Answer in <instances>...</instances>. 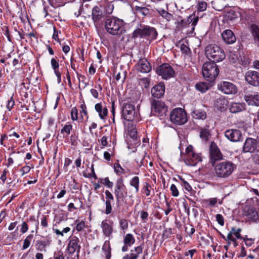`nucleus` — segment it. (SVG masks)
<instances>
[{
	"label": "nucleus",
	"instance_id": "obj_64",
	"mask_svg": "<svg viewBox=\"0 0 259 259\" xmlns=\"http://www.w3.org/2000/svg\"><path fill=\"white\" fill-rule=\"evenodd\" d=\"M148 213L146 211H142L141 212V218L143 221H146L148 219Z\"/></svg>",
	"mask_w": 259,
	"mask_h": 259
},
{
	"label": "nucleus",
	"instance_id": "obj_15",
	"mask_svg": "<svg viewBox=\"0 0 259 259\" xmlns=\"http://www.w3.org/2000/svg\"><path fill=\"white\" fill-rule=\"evenodd\" d=\"M225 136L230 141L234 142L242 140L241 132L238 130H228L225 132Z\"/></svg>",
	"mask_w": 259,
	"mask_h": 259
},
{
	"label": "nucleus",
	"instance_id": "obj_38",
	"mask_svg": "<svg viewBox=\"0 0 259 259\" xmlns=\"http://www.w3.org/2000/svg\"><path fill=\"white\" fill-rule=\"evenodd\" d=\"M33 235L30 234L28 235L24 240L23 245L22 246V249L25 250L28 248L30 246V242L33 239Z\"/></svg>",
	"mask_w": 259,
	"mask_h": 259
},
{
	"label": "nucleus",
	"instance_id": "obj_59",
	"mask_svg": "<svg viewBox=\"0 0 259 259\" xmlns=\"http://www.w3.org/2000/svg\"><path fill=\"white\" fill-rule=\"evenodd\" d=\"M78 78L79 83L82 82V83L84 84L83 88H85L87 85V83L84 81L85 79V76L83 75L79 74L78 75Z\"/></svg>",
	"mask_w": 259,
	"mask_h": 259
},
{
	"label": "nucleus",
	"instance_id": "obj_58",
	"mask_svg": "<svg viewBox=\"0 0 259 259\" xmlns=\"http://www.w3.org/2000/svg\"><path fill=\"white\" fill-rule=\"evenodd\" d=\"M84 227H85L84 222L83 221H81L77 224L76 228L78 231H80L84 228Z\"/></svg>",
	"mask_w": 259,
	"mask_h": 259
},
{
	"label": "nucleus",
	"instance_id": "obj_35",
	"mask_svg": "<svg viewBox=\"0 0 259 259\" xmlns=\"http://www.w3.org/2000/svg\"><path fill=\"white\" fill-rule=\"evenodd\" d=\"M47 245V243L46 241H37L35 244V247L37 250L39 251H46V247Z\"/></svg>",
	"mask_w": 259,
	"mask_h": 259
},
{
	"label": "nucleus",
	"instance_id": "obj_62",
	"mask_svg": "<svg viewBox=\"0 0 259 259\" xmlns=\"http://www.w3.org/2000/svg\"><path fill=\"white\" fill-rule=\"evenodd\" d=\"M30 170V167L29 166H23L21 169V171L22 172V175L28 173Z\"/></svg>",
	"mask_w": 259,
	"mask_h": 259
},
{
	"label": "nucleus",
	"instance_id": "obj_48",
	"mask_svg": "<svg viewBox=\"0 0 259 259\" xmlns=\"http://www.w3.org/2000/svg\"><path fill=\"white\" fill-rule=\"evenodd\" d=\"M51 63L52 67L54 70V72L56 71L59 70H58L59 63L55 58H52L51 59Z\"/></svg>",
	"mask_w": 259,
	"mask_h": 259
},
{
	"label": "nucleus",
	"instance_id": "obj_60",
	"mask_svg": "<svg viewBox=\"0 0 259 259\" xmlns=\"http://www.w3.org/2000/svg\"><path fill=\"white\" fill-rule=\"evenodd\" d=\"M149 186L150 185L148 183H146V185L143 188L147 196H149L150 194V190L149 189Z\"/></svg>",
	"mask_w": 259,
	"mask_h": 259
},
{
	"label": "nucleus",
	"instance_id": "obj_50",
	"mask_svg": "<svg viewBox=\"0 0 259 259\" xmlns=\"http://www.w3.org/2000/svg\"><path fill=\"white\" fill-rule=\"evenodd\" d=\"M80 108L81 109V110L80 111L81 117L82 118H83V115L87 116V119L88 118V112L86 110V106L84 104H82L80 105Z\"/></svg>",
	"mask_w": 259,
	"mask_h": 259
},
{
	"label": "nucleus",
	"instance_id": "obj_20",
	"mask_svg": "<svg viewBox=\"0 0 259 259\" xmlns=\"http://www.w3.org/2000/svg\"><path fill=\"white\" fill-rule=\"evenodd\" d=\"M245 215L247 219L252 222L257 223L259 222V218L257 211L253 207H249L244 211Z\"/></svg>",
	"mask_w": 259,
	"mask_h": 259
},
{
	"label": "nucleus",
	"instance_id": "obj_45",
	"mask_svg": "<svg viewBox=\"0 0 259 259\" xmlns=\"http://www.w3.org/2000/svg\"><path fill=\"white\" fill-rule=\"evenodd\" d=\"M105 204L106 209L105 212L106 214H109L111 212L112 210L111 202L109 200H106Z\"/></svg>",
	"mask_w": 259,
	"mask_h": 259
},
{
	"label": "nucleus",
	"instance_id": "obj_52",
	"mask_svg": "<svg viewBox=\"0 0 259 259\" xmlns=\"http://www.w3.org/2000/svg\"><path fill=\"white\" fill-rule=\"evenodd\" d=\"M28 229V226L26 222H23L21 225L20 231L22 233H26Z\"/></svg>",
	"mask_w": 259,
	"mask_h": 259
},
{
	"label": "nucleus",
	"instance_id": "obj_12",
	"mask_svg": "<svg viewBox=\"0 0 259 259\" xmlns=\"http://www.w3.org/2000/svg\"><path fill=\"white\" fill-rule=\"evenodd\" d=\"M245 80L251 85L259 87V72L249 70L245 73Z\"/></svg>",
	"mask_w": 259,
	"mask_h": 259
},
{
	"label": "nucleus",
	"instance_id": "obj_56",
	"mask_svg": "<svg viewBox=\"0 0 259 259\" xmlns=\"http://www.w3.org/2000/svg\"><path fill=\"white\" fill-rule=\"evenodd\" d=\"M105 195L106 199V200H109L110 201H111V200H113L114 197L109 191L106 190L105 191Z\"/></svg>",
	"mask_w": 259,
	"mask_h": 259
},
{
	"label": "nucleus",
	"instance_id": "obj_39",
	"mask_svg": "<svg viewBox=\"0 0 259 259\" xmlns=\"http://www.w3.org/2000/svg\"><path fill=\"white\" fill-rule=\"evenodd\" d=\"M99 182L109 188H112L113 186V183L112 182L110 181L108 177L105 178L100 179Z\"/></svg>",
	"mask_w": 259,
	"mask_h": 259
},
{
	"label": "nucleus",
	"instance_id": "obj_47",
	"mask_svg": "<svg viewBox=\"0 0 259 259\" xmlns=\"http://www.w3.org/2000/svg\"><path fill=\"white\" fill-rule=\"evenodd\" d=\"M192 17V16H190L189 17V19H191V21L190 22V23H192V26H193V27L192 28V31H194V29H195L194 27L197 24V23L198 21L199 17H198V16H194V17L192 19H191Z\"/></svg>",
	"mask_w": 259,
	"mask_h": 259
},
{
	"label": "nucleus",
	"instance_id": "obj_30",
	"mask_svg": "<svg viewBox=\"0 0 259 259\" xmlns=\"http://www.w3.org/2000/svg\"><path fill=\"white\" fill-rule=\"evenodd\" d=\"M211 85L209 83L199 82L195 84V88L201 93H205Z\"/></svg>",
	"mask_w": 259,
	"mask_h": 259
},
{
	"label": "nucleus",
	"instance_id": "obj_37",
	"mask_svg": "<svg viewBox=\"0 0 259 259\" xmlns=\"http://www.w3.org/2000/svg\"><path fill=\"white\" fill-rule=\"evenodd\" d=\"M72 130V126L71 124H66L61 130V133L63 134L65 137L68 136L70 134L71 131Z\"/></svg>",
	"mask_w": 259,
	"mask_h": 259
},
{
	"label": "nucleus",
	"instance_id": "obj_29",
	"mask_svg": "<svg viewBox=\"0 0 259 259\" xmlns=\"http://www.w3.org/2000/svg\"><path fill=\"white\" fill-rule=\"evenodd\" d=\"M102 11L98 7H95L92 10V17L94 22L100 20L102 18Z\"/></svg>",
	"mask_w": 259,
	"mask_h": 259
},
{
	"label": "nucleus",
	"instance_id": "obj_4",
	"mask_svg": "<svg viewBox=\"0 0 259 259\" xmlns=\"http://www.w3.org/2000/svg\"><path fill=\"white\" fill-rule=\"evenodd\" d=\"M235 168V165L230 161H223L214 166L215 176L220 178L229 177Z\"/></svg>",
	"mask_w": 259,
	"mask_h": 259
},
{
	"label": "nucleus",
	"instance_id": "obj_40",
	"mask_svg": "<svg viewBox=\"0 0 259 259\" xmlns=\"http://www.w3.org/2000/svg\"><path fill=\"white\" fill-rule=\"evenodd\" d=\"M135 10L137 13H140L144 16L147 15L149 12V9L146 7L136 6Z\"/></svg>",
	"mask_w": 259,
	"mask_h": 259
},
{
	"label": "nucleus",
	"instance_id": "obj_8",
	"mask_svg": "<svg viewBox=\"0 0 259 259\" xmlns=\"http://www.w3.org/2000/svg\"><path fill=\"white\" fill-rule=\"evenodd\" d=\"M122 116L127 121H133L138 119V115L136 114L134 106L127 103L123 104Z\"/></svg>",
	"mask_w": 259,
	"mask_h": 259
},
{
	"label": "nucleus",
	"instance_id": "obj_16",
	"mask_svg": "<svg viewBox=\"0 0 259 259\" xmlns=\"http://www.w3.org/2000/svg\"><path fill=\"white\" fill-rule=\"evenodd\" d=\"M209 153L211 163H213L217 160L221 159L222 158L220 151L213 142H212L210 144Z\"/></svg>",
	"mask_w": 259,
	"mask_h": 259
},
{
	"label": "nucleus",
	"instance_id": "obj_36",
	"mask_svg": "<svg viewBox=\"0 0 259 259\" xmlns=\"http://www.w3.org/2000/svg\"><path fill=\"white\" fill-rule=\"evenodd\" d=\"M130 185L135 188L136 192L137 193L139 191V179L138 177H134L130 181Z\"/></svg>",
	"mask_w": 259,
	"mask_h": 259
},
{
	"label": "nucleus",
	"instance_id": "obj_44",
	"mask_svg": "<svg viewBox=\"0 0 259 259\" xmlns=\"http://www.w3.org/2000/svg\"><path fill=\"white\" fill-rule=\"evenodd\" d=\"M71 119L73 120H77L78 119V111L76 107H73L71 111Z\"/></svg>",
	"mask_w": 259,
	"mask_h": 259
},
{
	"label": "nucleus",
	"instance_id": "obj_51",
	"mask_svg": "<svg viewBox=\"0 0 259 259\" xmlns=\"http://www.w3.org/2000/svg\"><path fill=\"white\" fill-rule=\"evenodd\" d=\"M119 224L121 228L123 230H126L128 227V223L126 220L122 219L119 222Z\"/></svg>",
	"mask_w": 259,
	"mask_h": 259
},
{
	"label": "nucleus",
	"instance_id": "obj_34",
	"mask_svg": "<svg viewBox=\"0 0 259 259\" xmlns=\"http://www.w3.org/2000/svg\"><path fill=\"white\" fill-rule=\"evenodd\" d=\"M135 242V239L134 236L130 233L127 234L124 237L123 239V243L124 244L128 245L130 246H131L133 244H134Z\"/></svg>",
	"mask_w": 259,
	"mask_h": 259
},
{
	"label": "nucleus",
	"instance_id": "obj_63",
	"mask_svg": "<svg viewBox=\"0 0 259 259\" xmlns=\"http://www.w3.org/2000/svg\"><path fill=\"white\" fill-rule=\"evenodd\" d=\"M243 241L245 242L246 246H250L253 243L254 240L251 238L243 239Z\"/></svg>",
	"mask_w": 259,
	"mask_h": 259
},
{
	"label": "nucleus",
	"instance_id": "obj_25",
	"mask_svg": "<svg viewBox=\"0 0 259 259\" xmlns=\"http://www.w3.org/2000/svg\"><path fill=\"white\" fill-rule=\"evenodd\" d=\"M106 259H110L111 257V247L110 243V238L106 240L102 247Z\"/></svg>",
	"mask_w": 259,
	"mask_h": 259
},
{
	"label": "nucleus",
	"instance_id": "obj_24",
	"mask_svg": "<svg viewBox=\"0 0 259 259\" xmlns=\"http://www.w3.org/2000/svg\"><path fill=\"white\" fill-rule=\"evenodd\" d=\"M101 228L102 229L103 233L106 237L110 239V236L113 231V227L110 225L106 221H103L101 223Z\"/></svg>",
	"mask_w": 259,
	"mask_h": 259
},
{
	"label": "nucleus",
	"instance_id": "obj_21",
	"mask_svg": "<svg viewBox=\"0 0 259 259\" xmlns=\"http://www.w3.org/2000/svg\"><path fill=\"white\" fill-rule=\"evenodd\" d=\"M222 36L224 41L228 44H232L236 40L235 34L230 29L224 30L222 33Z\"/></svg>",
	"mask_w": 259,
	"mask_h": 259
},
{
	"label": "nucleus",
	"instance_id": "obj_10",
	"mask_svg": "<svg viewBox=\"0 0 259 259\" xmlns=\"http://www.w3.org/2000/svg\"><path fill=\"white\" fill-rule=\"evenodd\" d=\"M156 72L165 79L173 77L175 73L172 67L168 64L161 65L157 69Z\"/></svg>",
	"mask_w": 259,
	"mask_h": 259
},
{
	"label": "nucleus",
	"instance_id": "obj_23",
	"mask_svg": "<svg viewBox=\"0 0 259 259\" xmlns=\"http://www.w3.org/2000/svg\"><path fill=\"white\" fill-rule=\"evenodd\" d=\"M143 249L141 246H138L132 249L130 254L124 255L122 259H137L140 254L142 253Z\"/></svg>",
	"mask_w": 259,
	"mask_h": 259
},
{
	"label": "nucleus",
	"instance_id": "obj_19",
	"mask_svg": "<svg viewBox=\"0 0 259 259\" xmlns=\"http://www.w3.org/2000/svg\"><path fill=\"white\" fill-rule=\"evenodd\" d=\"M185 160L186 164L190 166H195L198 162L202 161V157L199 154L196 153H190L189 155L186 156Z\"/></svg>",
	"mask_w": 259,
	"mask_h": 259
},
{
	"label": "nucleus",
	"instance_id": "obj_41",
	"mask_svg": "<svg viewBox=\"0 0 259 259\" xmlns=\"http://www.w3.org/2000/svg\"><path fill=\"white\" fill-rule=\"evenodd\" d=\"M159 14L163 17L166 19L167 21H170L172 18V15L167 11L161 10L158 11Z\"/></svg>",
	"mask_w": 259,
	"mask_h": 259
},
{
	"label": "nucleus",
	"instance_id": "obj_49",
	"mask_svg": "<svg viewBox=\"0 0 259 259\" xmlns=\"http://www.w3.org/2000/svg\"><path fill=\"white\" fill-rule=\"evenodd\" d=\"M170 191H171V193L173 196L177 197L178 196L179 193V191L176 187V186L174 184H172L170 186Z\"/></svg>",
	"mask_w": 259,
	"mask_h": 259
},
{
	"label": "nucleus",
	"instance_id": "obj_3",
	"mask_svg": "<svg viewBox=\"0 0 259 259\" xmlns=\"http://www.w3.org/2000/svg\"><path fill=\"white\" fill-rule=\"evenodd\" d=\"M202 72L203 77L209 82L213 81L219 73V69L215 62H206L202 66Z\"/></svg>",
	"mask_w": 259,
	"mask_h": 259
},
{
	"label": "nucleus",
	"instance_id": "obj_9",
	"mask_svg": "<svg viewBox=\"0 0 259 259\" xmlns=\"http://www.w3.org/2000/svg\"><path fill=\"white\" fill-rule=\"evenodd\" d=\"M151 111L154 115L161 116L165 114L167 111V107L165 103L160 100H151Z\"/></svg>",
	"mask_w": 259,
	"mask_h": 259
},
{
	"label": "nucleus",
	"instance_id": "obj_31",
	"mask_svg": "<svg viewBox=\"0 0 259 259\" xmlns=\"http://www.w3.org/2000/svg\"><path fill=\"white\" fill-rule=\"evenodd\" d=\"M251 33L255 41L259 42V26L255 24L250 26Z\"/></svg>",
	"mask_w": 259,
	"mask_h": 259
},
{
	"label": "nucleus",
	"instance_id": "obj_55",
	"mask_svg": "<svg viewBox=\"0 0 259 259\" xmlns=\"http://www.w3.org/2000/svg\"><path fill=\"white\" fill-rule=\"evenodd\" d=\"M15 105V102L13 100V97H11V99L8 100V104H7V108L9 109V110H10L12 107Z\"/></svg>",
	"mask_w": 259,
	"mask_h": 259
},
{
	"label": "nucleus",
	"instance_id": "obj_18",
	"mask_svg": "<svg viewBox=\"0 0 259 259\" xmlns=\"http://www.w3.org/2000/svg\"><path fill=\"white\" fill-rule=\"evenodd\" d=\"M165 92V85L163 82H159L151 89L152 96L154 98H160Z\"/></svg>",
	"mask_w": 259,
	"mask_h": 259
},
{
	"label": "nucleus",
	"instance_id": "obj_11",
	"mask_svg": "<svg viewBox=\"0 0 259 259\" xmlns=\"http://www.w3.org/2000/svg\"><path fill=\"white\" fill-rule=\"evenodd\" d=\"M218 88L224 93L228 95L235 94L237 92L236 86L229 81H222L218 84Z\"/></svg>",
	"mask_w": 259,
	"mask_h": 259
},
{
	"label": "nucleus",
	"instance_id": "obj_54",
	"mask_svg": "<svg viewBox=\"0 0 259 259\" xmlns=\"http://www.w3.org/2000/svg\"><path fill=\"white\" fill-rule=\"evenodd\" d=\"M236 239L235 237H231V234L230 235H227V240H231V241L233 242V245L235 247L238 246V242L236 241Z\"/></svg>",
	"mask_w": 259,
	"mask_h": 259
},
{
	"label": "nucleus",
	"instance_id": "obj_2",
	"mask_svg": "<svg viewBox=\"0 0 259 259\" xmlns=\"http://www.w3.org/2000/svg\"><path fill=\"white\" fill-rule=\"evenodd\" d=\"M205 54L206 57L213 62L222 61L225 58L224 51L214 44L208 45L205 47Z\"/></svg>",
	"mask_w": 259,
	"mask_h": 259
},
{
	"label": "nucleus",
	"instance_id": "obj_32",
	"mask_svg": "<svg viewBox=\"0 0 259 259\" xmlns=\"http://www.w3.org/2000/svg\"><path fill=\"white\" fill-rule=\"evenodd\" d=\"M241 231V228L236 229L235 227H232L228 235L231 234V237H235L236 239H242V237L240 234Z\"/></svg>",
	"mask_w": 259,
	"mask_h": 259
},
{
	"label": "nucleus",
	"instance_id": "obj_6",
	"mask_svg": "<svg viewBox=\"0 0 259 259\" xmlns=\"http://www.w3.org/2000/svg\"><path fill=\"white\" fill-rule=\"evenodd\" d=\"M170 120L176 124H184L188 120L187 113L182 108H175L170 112Z\"/></svg>",
	"mask_w": 259,
	"mask_h": 259
},
{
	"label": "nucleus",
	"instance_id": "obj_27",
	"mask_svg": "<svg viewBox=\"0 0 259 259\" xmlns=\"http://www.w3.org/2000/svg\"><path fill=\"white\" fill-rule=\"evenodd\" d=\"M95 110L98 113L101 119H104L107 115L108 109L106 107H103L101 103H97L95 106Z\"/></svg>",
	"mask_w": 259,
	"mask_h": 259
},
{
	"label": "nucleus",
	"instance_id": "obj_33",
	"mask_svg": "<svg viewBox=\"0 0 259 259\" xmlns=\"http://www.w3.org/2000/svg\"><path fill=\"white\" fill-rule=\"evenodd\" d=\"M210 136V134L208 129L206 128H201L200 129L199 137L202 140L207 141Z\"/></svg>",
	"mask_w": 259,
	"mask_h": 259
},
{
	"label": "nucleus",
	"instance_id": "obj_43",
	"mask_svg": "<svg viewBox=\"0 0 259 259\" xmlns=\"http://www.w3.org/2000/svg\"><path fill=\"white\" fill-rule=\"evenodd\" d=\"M207 3L205 2H200L198 4V11L199 12H203L207 8Z\"/></svg>",
	"mask_w": 259,
	"mask_h": 259
},
{
	"label": "nucleus",
	"instance_id": "obj_5",
	"mask_svg": "<svg viewBox=\"0 0 259 259\" xmlns=\"http://www.w3.org/2000/svg\"><path fill=\"white\" fill-rule=\"evenodd\" d=\"M157 36V32L155 28L152 27L146 26L142 29H136L132 34V37L147 38L149 40H154Z\"/></svg>",
	"mask_w": 259,
	"mask_h": 259
},
{
	"label": "nucleus",
	"instance_id": "obj_46",
	"mask_svg": "<svg viewBox=\"0 0 259 259\" xmlns=\"http://www.w3.org/2000/svg\"><path fill=\"white\" fill-rule=\"evenodd\" d=\"M227 17L229 20H233L237 18V15L235 11L231 10L228 13Z\"/></svg>",
	"mask_w": 259,
	"mask_h": 259
},
{
	"label": "nucleus",
	"instance_id": "obj_17",
	"mask_svg": "<svg viewBox=\"0 0 259 259\" xmlns=\"http://www.w3.org/2000/svg\"><path fill=\"white\" fill-rule=\"evenodd\" d=\"M137 70L142 73H148L151 70L149 62L145 59H141L136 65Z\"/></svg>",
	"mask_w": 259,
	"mask_h": 259
},
{
	"label": "nucleus",
	"instance_id": "obj_28",
	"mask_svg": "<svg viewBox=\"0 0 259 259\" xmlns=\"http://www.w3.org/2000/svg\"><path fill=\"white\" fill-rule=\"evenodd\" d=\"M245 109V105L243 103H233L229 107V110L231 113H236Z\"/></svg>",
	"mask_w": 259,
	"mask_h": 259
},
{
	"label": "nucleus",
	"instance_id": "obj_22",
	"mask_svg": "<svg viewBox=\"0 0 259 259\" xmlns=\"http://www.w3.org/2000/svg\"><path fill=\"white\" fill-rule=\"evenodd\" d=\"M244 99L249 105L259 106V93H258L251 95H245Z\"/></svg>",
	"mask_w": 259,
	"mask_h": 259
},
{
	"label": "nucleus",
	"instance_id": "obj_7",
	"mask_svg": "<svg viewBox=\"0 0 259 259\" xmlns=\"http://www.w3.org/2000/svg\"><path fill=\"white\" fill-rule=\"evenodd\" d=\"M116 203L119 205L121 202H123V199L127 196V193L125 190V186L123 184V181L122 179L117 180L114 191Z\"/></svg>",
	"mask_w": 259,
	"mask_h": 259
},
{
	"label": "nucleus",
	"instance_id": "obj_57",
	"mask_svg": "<svg viewBox=\"0 0 259 259\" xmlns=\"http://www.w3.org/2000/svg\"><path fill=\"white\" fill-rule=\"evenodd\" d=\"M115 171L116 173H124V169L122 168L119 164H117L114 166Z\"/></svg>",
	"mask_w": 259,
	"mask_h": 259
},
{
	"label": "nucleus",
	"instance_id": "obj_13",
	"mask_svg": "<svg viewBox=\"0 0 259 259\" xmlns=\"http://www.w3.org/2000/svg\"><path fill=\"white\" fill-rule=\"evenodd\" d=\"M258 145L255 139L248 138L246 139L243 147L244 152H254L258 151Z\"/></svg>",
	"mask_w": 259,
	"mask_h": 259
},
{
	"label": "nucleus",
	"instance_id": "obj_53",
	"mask_svg": "<svg viewBox=\"0 0 259 259\" xmlns=\"http://www.w3.org/2000/svg\"><path fill=\"white\" fill-rule=\"evenodd\" d=\"M216 220L221 226H223L224 225V218L221 214H217L216 215Z\"/></svg>",
	"mask_w": 259,
	"mask_h": 259
},
{
	"label": "nucleus",
	"instance_id": "obj_1",
	"mask_svg": "<svg viewBox=\"0 0 259 259\" xmlns=\"http://www.w3.org/2000/svg\"><path fill=\"white\" fill-rule=\"evenodd\" d=\"M105 28L108 33L113 35H120L125 32L124 22L116 17L107 19L105 22Z\"/></svg>",
	"mask_w": 259,
	"mask_h": 259
},
{
	"label": "nucleus",
	"instance_id": "obj_42",
	"mask_svg": "<svg viewBox=\"0 0 259 259\" xmlns=\"http://www.w3.org/2000/svg\"><path fill=\"white\" fill-rule=\"evenodd\" d=\"M128 134L132 138L135 139L137 137V135L136 128L134 126L129 127L128 128Z\"/></svg>",
	"mask_w": 259,
	"mask_h": 259
},
{
	"label": "nucleus",
	"instance_id": "obj_61",
	"mask_svg": "<svg viewBox=\"0 0 259 259\" xmlns=\"http://www.w3.org/2000/svg\"><path fill=\"white\" fill-rule=\"evenodd\" d=\"M41 225L44 228H47L48 226L47 217L44 216L41 221Z\"/></svg>",
	"mask_w": 259,
	"mask_h": 259
},
{
	"label": "nucleus",
	"instance_id": "obj_26",
	"mask_svg": "<svg viewBox=\"0 0 259 259\" xmlns=\"http://www.w3.org/2000/svg\"><path fill=\"white\" fill-rule=\"evenodd\" d=\"M227 100L223 97L217 99L214 102L215 107L220 111L225 110L227 106Z\"/></svg>",
	"mask_w": 259,
	"mask_h": 259
},
{
	"label": "nucleus",
	"instance_id": "obj_14",
	"mask_svg": "<svg viewBox=\"0 0 259 259\" xmlns=\"http://www.w3.org/2000/svg\"><path fill=\"white\" fill-rule=\"evenodd\" d=\"M79 242V239L76 236H72L70 238L67 246V250L70 254H73L76 252L77 254L79 253L80 249Z\"/></svg>",
	"mask_w": 259,
	"mask_h": 259
}]
</instances>
